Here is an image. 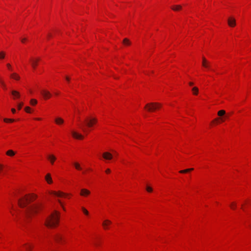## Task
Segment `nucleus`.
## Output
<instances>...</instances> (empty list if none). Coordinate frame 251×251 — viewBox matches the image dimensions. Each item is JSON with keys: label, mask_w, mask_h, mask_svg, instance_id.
I'll return each instance as SVG.
<instances>
[{"label": "nucleus", "mask_w": 251, "mask_h": 251, "mask_svg": "<svg viewBox=\"0 0 251 251\" xmlns=\"http://www.w3.org/2000/svg\"><path fill=\"white\" fill-rule=\"evenodd\" d=\"M146 190L148 192H151L152 191V188L149 186H147L146 187Z\"/></svg>", "instance_id": "29"}, {"label": "nucleus", "mask_w": 251, "mask_h": 251, "mask_svg": "<svg viewBox=\"0 0 251 251\" xmlns=\"http://www.w3.org/2000/svg\"><path fill=\"white\" fill-rule=\"evenodd\" d=\"M189 84L190 86H192V85H193V82H190L189 83Z\"/></svg>", "instance_id": "45"}, {"label": "nucleus", "mask_w": 251, "mask_h": 251, "mask_svg": "<svg viewBox=\"0 0 251 251\" xmlns=\"http://www.w3.org/2000/svg\"><path fill=\"white\" fill-rule=\"evenodd\" d=\"M27 40V39L26 38H24L23 39H21V41L22 43H25V41H26Z\"/></svg>", "instance_id": "37"}, {"label": "nucleus", "mask_w": 251, "mask_h": 251, "mask_svg": "<svg viewBox=\"0 0 251 251\" xmlns=\"http://www.w3.org/2000/svg\"><path fill=\"white\" fill-rule=\"evenodd\" d=\"M206 60L205 59V58L204 57L203 58V61H202V63H206Z\"/></svg>", "instance_id": "40"}, {"label": "nucleus", "mask_w": 251, "mask_h": 251, "mask_svg": "<svg viewBox=\"0 0 251 251\" xmlns=\"http://www.w3.org/2000/svg\"><path fill=\"white\" fill-rule=\"evenodd\" d=\"M4 121L5 122H13L14 121V119H7V118H5L4 119Z\"/></svg>", "instance_id": "28"}, {"label": "nucleus", "mask_w": 251, "mask_h": 251, "mask_svg": "<svg viewBox=\"0 0 251 251\" xmlns=\"http://www.w3.org/2000/svg\"><path fill=\"white\" fill-rule=\"evenodd\" d=\"M188 172H189V170H188L187 169L181 170V171H179V173H182V174L186 173H188Z\"/></svg>", "instance_id": "34"}, {"label": "nucleus", "mask_w": 251, "mask_h": 251, "mask_svg": "<svg viewBox=\"0 0 251 251\" xmlns=\"http://www.w3.org/2000/svg\"><path fill=\"white\" fill-rule=\"evenodd\" d=\"M207 64H206V63H204V64H203V67L206 68L207 67Z\"/></svg>", "instance_id": "43"}, {"label": "nucleus", "mask_w": 251, "mask_h": 251, "mask_svg": "<svg viewBox=\"0 0 251 251\" xmlns=\"http://www.w3.org/2000/svg\"><path fill=\"white\" fill-rule=\"evenodd\" d=\"M218 115L221 118L218 119L216 118L214 119L212 122H214L215 121H218L219 120H220L221 122H223L225 121V119L228 118V116L227 115H226V111L224 110H219L218 112L217 113Z\"/></svg>", "instance_id": "5"}, {"label": "nucleus", "mask_w": 251, "mask_h": 251, "mask_svg": "<svg viewBox=\"0 0 251 251\" xmlns=\"http://www.w3.org/2000/svg\"><path fill=\"white\" fill-rule=\"evenodd\" d=\"M75 168L77 169V170H81L82 169L81 167H80V165L79 163H77V162H75L74 163V164Z\"/></svg>", "instance_id": "23"}, {"label": "nucleus", "mask_w": 251, "mask_h": 251, "mask_svg": "<svg viewBox=\"0 0 251 251\" xmlns=\"http://www.w3.org/2000/svg\"><path fill=\"white\" fill-rule=\"evenodd\" d=\"M54 239L57 242L62 240V236L60 234H56L54 236Z\"/></svg>", "instance_id": "20"}, {"label": "nucleus", "mask_w": 251, "mask_h": 251, "mask_svg": "<svg viewBox=\"0 0 251 251\" xmlns=\"http://www.w3.org/2000/svg\"><path fill=\"white\" fill-rule=\"evenodd\" d=\"M10 64H8V65H7V67H8V69H9V68H10Z\"/></svg>", "instance_id": "49"}, {"label": "nucleus", "mask_w": 251, "mask_h": 251, "mask_svg": "<svg viewBox=\"0 0 251 251\" xmlns=\"http://www.w3.org/2000/svg\"><path fill=\"white\" fill-rule=\"evenodd\" d=\"M25 110L27 113H30V107H25Z\"/></svg>", "instance_id": "35"}, {"label": "nucleus", "mask_w": 251, "mask_h": 251, "mask_svg": "<svg viewBox=\"0 0 251 251\" xmlns=\"http://www.w3.org/2000/svg\"><path fill=\"white\" fill-rule=\"evenodd\" d=\"M51 194L56 196L58 197H62L64 196L66 194L61 192H55L52 191Z\"/></svg>", "instance_id": "14"}, {"label": "nucleus", "mask_w": 251, "mask_h": 251, "mask_svg": "<svg viewBox=\"0 0 251 251\" xmlns=\"http://www.w3.org/2000/svg\"><path fill=\"white\" fill-rule=\"evenodd\" d=\"M11 94L13 97L14 99H18L20 97V94L19 92L16 90H13L11 91Z\"/></svg>", "instance_id": "13"}, {"label": "nucleus", "mask_w": 251, "mask_h": 251, "mask_svg": "<svg viewBox=\"0 0 251 251\" xmlns=\"http://www.w3.org/2000/svg\"><path fill=\"white\" fill-rule=\"evenodd\" d=\"M45 179L47 181V182L49 184L52 183V179L51 177V176L50 174H48L45 176Z\"/></svg>", "instance_id": "18"}, {"label": "nucleus", "mask_w": 251, "mask_h": 251, "mask_svg": "<svg viewBox=\"0 0 251 251\" xmlns=\"http://www.w3.org/2000/svg\"><path fill=\"white\" fill-rule=\"evenodd\" d=\"M90 194V191L86 189L83 188L81 189L80 195L83 197H87Z\"/></svg>", "instance_id": "10"}, {"label": "nucleus", "mask_w": 251, "mask_h": 251, "mask_svg": "<svg viewBox=\"0 0 251 251\" xmlns=\"http://www.w3.org/2000/svg\"><path fill=\"white\" fill-rule=\"evenodd\" d=\"M55 94L56 95H58L59 94V93H58V92L55 93Z\"/></svg>", "instance_id": "50"}, {"label": "nucleus", "mask_w": 251, "mask_h": 251, "mask_svg": "<svg viewBox=\"0 0 251 251\" xmlns=\"http://www.w3.org/2000/svg\"><path fill=\"white\" fill-rule=\"evenodd\" d=\"M58 202L60 204V205L62 206L63 210H65L64 207L63 206L61 201L60 200H58Z\"/></svg>", "instance_id": "38"}, {"label": "nucleus", "mask_w": 251, "mask_h": 251, "mask_svg": "<svg viewBox=\"0 0 251 251\" xmlns=\"http://www.w3.org/2000/svg\"><path fill=\"white\" fill-rule=\"evenodd\" d=\"M2 170V167L0 165V172Z\"/></svg>", "instance_id": "47"}, {"label": "nucleus", "mask_w": 251, "mask_h": 251, "mask_svg": "<svg viewBox=\"0 0 251 251\" xmlns=\"http://www.w3.org/2000/svg\"><path fill=\"white\" fill-rule=\"evenodd\" d=\"M236 204L235 202H232L230 204V206L232 209H234L236 207Z\"/></svg>", "instance_id": "30"}, {"label": "nucleus", "mask_w": 251, "mask_h": 251, "mask_svg": "<svg viewBox=\"0 0 251 251\" xmlns=\"http://www.w3.org/2000/svg\"><path fill=\"white\" fill-rule=\"evenodd\" d=\"M192 91H193V93L194 95H197L198 93V88L196 87H194L192 88Z\"/></svg>", "instance_id": "24"}, {"label": "nucleus", "mask_w": 251, "mask_h": 251, "mask_svg": "<svg viewBox=\"0 0 251 251\" xmlns=\"http://www.w3.org/2000/svg\"><path fill=\"white\" fill-rule=\"evenodd\" d=\"M37 102V101L35 99H32L30 100V104L32 105H35Z\"/></svg>", "instance_id": "27"}, {"label": "nucleus", "mask_w": 251, "mask_h": 251, "mask_svg": "<svg viewBox=\"0 0 251 251\" xmlns=\"http://www.w3.org/2000/svg\"><path fill=\"white\" fill-rule=\"evenodd\" d=\"M41 209L40 204H33L27 207L25 211V216L27 219L32 214L37 213Z\"/></svg>", "instance_id": "2"}, {"label": "nucleus", "mask_w": 251, "mask_h": 251, "mask_svg": "<svg viewBox=\"0 0 251 251\" xmlns=\"http://www.w3.org/2000/svg\"><path fill=\"white\" fill-rule=\"evenodd\" d=\"M82 128V130H83V131L84 132H87V130H86V129L85 128Z\"/></svg>", "instance_id": "44"}, {"label": "nucleus", "mask_w": 251, "mask_h": 251, "mask_svg": "<svg viewBox=\"0 0 251 251\" xmlns=\"http://www.w3.org/2000/svg\"><path fill=\"white\" fill-rule=\"evenodd\" d=\"M103 157L106 160H110L112 158V155L108 152H105L102 154Z\"/></svg>", "instance_id": "12"}, {"label": "nucleus", "mask_w": 251, "mask_h": 251, "mask_svg": "<svg viewBox=\"0 0 251 251\" xmlns=\"http://www.w3.org/2000/svg\"><path fill=\"white\" fill-rule=\"evenodd\" d=\"M5 53L3 51L0 52V59L2 60L4 58Z\"/></svg>", "instance_id": "26"}, {"label": "nucleus", "mask_w": 251, "mask_h": 251, "mask_svg": "<svg viewBox=\"0 0 251 251\" xmlns=\"http://www.w3.org/2000/svg\"><path fill=\"white\" fill-rule=\"evenodd\" d=\"M0 83L1 84L4 89H6V86L4 82L0 78Z\"/></svg>", "instance_id": "31"}, {"label": "nucleus", "mask_w": 251, "mask_h": 251, "mask_svg": "<svg viewBox=\"0 0 251 251\" xmlns=\"http://www.w3.org/2000/svg\"><path fill=\"white\" fill-rule=\"evenodd\" d=\"M182 7L180 5H174L172 7V9L174 11H178L181 9Z\"/></svg>", "instance_id": "21"}, {"label": "nucleus", "mask_w": 251, "mask_h": 251, "mask_svg": "<svg viewBox=\"0 0 251 251\" xmlns=\"http://www.w3.org/2000/svg\"><path fill=\"white\" fill-rule=\"evenodd\" d=\"M66 80H67V81H68L70 80V78H69V77H68V76H67V77H66Z\"/></svg>", "instance_id": "46"}, {"label": "nucleus", "mask_w": 251, "mask_h": 251, "mask_svg": "<svg viewBox=\"0 0 251 251\" xmlns=\"http://www.w3.org/2000/svg\"><path fill=\"white\" fill-rule=\"evenodd\" d=\"M36 120H41V119L40 118H36Z\"/></svg>", "instance_id": "51"}, {"label": "nucleus", "mask_w": 251, "mask_h": 251, "mask_svg": "<svg viewBox=\"0 0 251 251\" xmlns=\"http://www.w3.org/2000/svg\"><path fill=\"white\" fill-rule=\"evenodd\" d=\"M82 211L84 212V213L87 215L89 214L88 211L84 207L82 208Z\"/></svg>", "instance_id": "32"}, {"label": "nucleus", "mask_w": 251, "mask_h": 251, "mask_svg": "<svg viewBox=\"0 0 251 251\" xmlns=\"http://www.w3.org/2000/svg\"><path fill=\"white\" fill-rule=\"evenodd\" d=\"M39 61H40V59L39 58H37L33 60L32 61H33V63H36L37 62Z\"/></svg>", "instance_id": "36"}, {"label": "nucleus", "mask_w": 251, "mask_h": 251, "mask_svg": "<svg viewBox=\"0 0 251 251\" xmlns=\"http://www.w3.org/2000/svg\"><path fill=\"white\" fill-rule=\"evenodd\" d=\"M55 122L56 124L58 125H60L64 123V120L63 119L60 117H57L55 119Z\"/></svg>", "instance_id": "17"}, {"label": "nucleus", "mask_w": 251, "mask_h": 251, "mask_svg": "<svg viewBox=\"0 0 251 251\" xmlns=\"http://www.w3.org/2000/svg\"><path fill=\"white\" fill-rule=\"evenodd\" d=\"M41 94L45 100H47L50 98L51 95L50 93L46 90H42L41 91Z\"/></svg>", "instance_id": "7"}, {"label": "nucleus", "mask_w": 251, "mask_h": 251, "mask_svg": "<svg viewBox=\"0 0 251 251\" xmlns=\"http://www.w3.org/2000/svg\"><path fill=\"white\" fill-rule=\"evenodd\" d=\"M111 224V222L110 220H105L102 223V226L104 229H107Z\"/></svg>", "instance_id": "11"}, {"label": "nucleus", "mask_w": 251, "mask_h": 251, "mask_svg": "<svg viewBox=\"0 0 251 251\" xmlns=\"http://www.w3.org/2000/svg\"><path fill=\"white\" fill-rule=\"evenodd\" d=\"M161 107V104L157 102H151L148 103L146 105L145 108L147 109L148 111L152 112L156 109H159Z\"/></svg>", "instance_id": "4"}, {"label": "nucleus", "mask_w": 251, "mask_h": 251, "mask_svg": "<svg viewBox=\"0 0 251 251\" xmlns=\"http://www.w3.org/2000/svg\"><path fill=\"white\" fill-rule=\"evenodd\" d=\"M59 221V213L57 211H54L47 218L45 225L48 227L53 228L58 224Z\"/></svg>", "instance_id": "1"}, {"label": "nucleus", "mask_w": 251, "mask_h": 251, "mask_svg": "<svg viewBox=\"0 0 251 251\" xmlns=\"http://www.w3.org/2000/svg\"><path fill=\"white\" fill-rule=\"evenodd\" d=\"M187 170H189V172L192 171L194 170L193 168L187 169Z\"/></svg>", "instance_id": "42"}, {"label": "nucleus", "mask_w": 251, "mask_h": 251, "mask_svg": "<svg viewBox=\"0 0 251 251\" xmlns=\"http://www.w3.org/2000/svg\"><path fill=\"white\" fill-rule=\"evenodd\" d=\"M71 133L74 138L77 139H82L83 136L75 131H72Z\"/></svg>", "instance_id": "8"}, {"label": "nucleus", "mask_w": 251, "mask_h": 251, "mask_svg": "<svg viewBox=\"0 0 251 251\" xmlns=\"http://www.w3.org/2000/svg\"><path fill=\"white\" fill-rule=\"evenodd\" d=\"M105 172L107 174L109 173L110 172V170L109 169H107L106 170Z\"/></svg>", "instance_id": "39"}, {"label": "nucleus", "mask_w": 251, "mask_h": 251, "mask_svg": "<svg viewBox=\"0 0 251 251\" xmlns=\"http://www.w3.org/2000/svg\"><path fill=\"white\" fill-rule=\"evenodd\" d=\"M48 37H51V34L50 33H49V34H48Z\"/></svg>", "instance_id": "48"}, {"label": "nucleus", "mask_w": 251, "mask_h": 251, "mask_svg": "<svg viewBox=\"0 0 251 251\" xmlns=\"http://www.w3.org/2000/svg\"><path fill=\"white\" fill-rule=\"evenodd\" d=\"M228 25L230 27H234L236 25V21L233 18L230 17L227 20Z\"/></svg>", "instance_id": "9"}, {"label": "nucleus", "mask_w": 251, "mask_h": 251, "mask_svg": "<svg viewBox=\"0 0 251 251\" xmlns=\"http://www.w3.org/2000/svg\"><path fill=\"white\" fill-rule=\"evenodd\" d=\"M6 154L7 155H9V156H12L14 155L15 152L12 150H8L6 152Z\"/></svg>", "instance_id": "22"}, {"label": "nucleus", "mask_w": 251, "mask_h": 251, "mask_svg": "<svg viewBox=\"0 0 251 251\" xmlns=\"http://www.w3.org/2000/svg\"><path fill=\"white\" fill-rule=\"evenodd\" d=\"M11 111L13 113H15L16 112V110L14 108H12Z\"/></svg>", "instance_id": "41"}, {"label": "nucleus", "mask_w": 251, "mask_h": 251, "mask_svg": "<svg viewBox=\"0 0 251 251\" xmlns=\"http://www.w3.org/2000/svg\"><path fill=\"white\" fill-rule=\"evenodd\" d=\"M33 195H26L18 200V204L21 207H25L28 203L35 199Z\"/></svg>", "instance_id": "3"}, {"label": "nucleus", "mask_w": 251, "mask_h": 251, "mask_svg": "<svg viewBox=\"0 0 251 251\" xmlns=\"http://www.w3.org/2000/svg\"><path fill=\"white\" fill-rule=\"evenodd\" d=\"M97 121L96 118L87 119L85 122L87 126L91 127L95 124Z\"/></svg>", "instance_id": "6"}, {"label": "nucleus", "mask_w": 251, "mask_h": 251, "mask_svg": "<svg viewBox=\"0 0 251 251\" xmlns=\"http://www.w3.org/2000/svg\"><path fill=\"white\" fill-rule=\"evenodd\" d=\"M24 247L25 248L26 251H30L33 248V245L30 243L25 244Z\"/></svg>", "instance_id": "15"}, {"label": "nucleus", "mask_w": 251, "mask_h": 251, "mask_svg": "<svg viewBox=\"0 0 251 251\" xmlns=\"http://www.w3.org/2000/svg\"><path fill=\"white\" fill-rule=\"evenodd\" d=\"M48 159L50 160L51 164L54 163V162L56 160V157L53 154H50L48 155Z\"/></svg>", "instance_id": "16"}, {"label": "nucleus", "mask_w": 251, "mask_h": 251, "mask_svg": "<svg viewBox=\"0 0 251 251\" xmlns=\"http://www.w3.org/2000/svg\"><path fill=\"white\" fill-rule=\"evenodd\" d=\"M123 43L125 46H127L131 45V42L130 40L127 38H125L124 39L123 41Z\"/></svg>", "instance_id": "19"}, {"label": "nucleus", "mask_w": 251, "mask_h": 251, "mask_svg": "<svg viewBox=\"0 0 251 251\" xmlns=\"http://www.w3.org/2000/svg\"><path fill=\"white\" fill-rule=\"evenodd\" d=\"M11 76L12 78H14V79H17V80L19 79L20 78V77L18 75H17L16 74H12Z\"/></svg>", "instance_id": "25"}, {"label": "nucleus", "mask_w": 251, "mask_h": 251, "mask_svg": "<svg viewBox=\"0 0 251 251\" xmlns=\"http://www.w3.org/2000/svg\"><path fill=\"white\" fill-rule=\"evenodd\" d=\"M23 104H24V103L23 102H21V103L18 104V108L19 110H20L22 108Z\"/></svg>", "instance_id": "33"}]
</instances>
